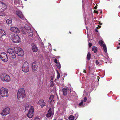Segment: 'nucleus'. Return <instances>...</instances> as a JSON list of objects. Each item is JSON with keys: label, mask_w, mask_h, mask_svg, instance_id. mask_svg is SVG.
<instances>
[{"label": "nucleus", "mask_w": 120, "mask_h": 120, "mask_svg": "<svg viewBox=\"0 0 120 120\" xmlns=\"http://www.w3.org/2000/svg\"><path fill=\"white\" fill-rule=\"evenodd\" d=\"M29 109L28 112L27 116L29 118H32L34 115V107L32 106L30 107L29 105H26L25 107V111Z\"/></svg>", "instance_id": "nucleus-1"}, {"label": "nucleus", "mask_w": 120, "mask_h": 120, "mask_svg": "<svg viewBox=\"0 0 120 120\" xmlns=\"http://www.w3.org/2000/svg\"><path fill=\"white\" fill-rule=\"evenodd\" d=\"M17 98L19 99H23L25 98L26 94L25 91L23 88L20 89L17 94Z\"/></svg>", "instance_id": "nucleus-2"}, {"label": "nucleus", "mask_w": 120, "mask_h": 120, "mask_svg": "<svg viewBox=\"0 0 120 120\" xmlns=\"http://www.w3.org/2000/svg\"><path fill=\"white\" fill-rule=\"evenodd\" d=\"M0 78L3 81H6L7 82H9L11 80L10 76L8 75L3 73L1 75Z\"/></svg>", "instance_id": "nucleus-3"}, {"label": "nucleus", "mask_w": 120, "mask_h": 120, "mask_svg": "<svg viewBox=\"0 0 120 120\" xmlns=\"http://www.w3.org/2000/svg\"><path fill=\"white\" fill-rule=\"evenodd\" d=\"M0 94L1 96L3 97H8V89L4 87H2L0 89Z\"/></svg>", "instance_id": "nucleus-4"}, {"label": "nucleus", "mask_w": 120, "mask_h": 120, "mask_svg": "<svg viewBox=\"0 0 120 120\" xmlns=\"http://www.w3.org/2000/svg\"><path fill=\"white\" fill-rule=\"evenodd\" d=\"M11 39L14 43L19 42L20 41V38L19 36L17 34H12Z\"/></svg>", "instance_id": "nucleus-5"}, {"label": "nucleus", "mask_w": 120, "mask_h": 120, "mask_svg": "<svg viewBox=\"0 0 120 120\" xmlns=\"http://www.w3.org/2000/svg\"><path fill=\"white\" fill-rule=\"evenodd\" d=\"M14 50L16 53L19 56H22L24 55V52L23 50L20 48L15 47L14 48Z\"/></svg>", "instance_id": "nucleus-6"}, {"label": "nucleus", "mask_w": 120, "mask_h": 120, "mask_svg": "<svg viewBox=\"0 0 120 120\" xmlns=\"http://www.w3.org/2000/svg\"><path fill=\"white\" fill-rule=\"evenodd\" d=\"M24 28L26 29V31L28 35L32 37L33 35V31L31 30L30 27L27 24H25Z\"/></svg>", "instance_id": "nucleus-7"}, {"label": "nucleus", "mask_w": 120, "mask_h": 120, "mask_svg": "<svg viewBox=\"0 0 120 120\" xmlns=\"http://www.w3.org/2000/svg\"><path fill=\"white\" fill-rule=\"evenodd\" d=\"M29 64L26 62H24L22 67V71L25 72H28L29 70Z\"/></svg>", "instance_id": "nucleus-8"}, {"label": "nucleus", "mask_w": 120, "mask_h": 120, "mask_svg": "<svg viewBox=\"0 0 120 120\" xmlns=\"http://www.w3.org/2000/svg\"><path fill=\"white\" fill-rule=\"evenodd\" d=\"M7 52L9 54L10 56L13 59L16 58V55L15 54L13 50L11 48H9L7 50Z\"/></svg>", "instance_id": "nucleus-9"}, {"label": "nucleus", "mask_w": 120, "mask_h": 120, "mask_svg": "<svg viewBox=\"0 0 120 120\" xmlns=\"http://www.w3.org/2000/svg\"><path fill=\"white\" fill-rule=\"evenodd\" d=\"M0 58L4 62H7L8 60L7 56L5 52L2 53L0 55Z\"/></svg>", "instance_id": "nucleus-10"}, {"label": "nucleus", "mask_w": 120, "mask_h": 120, "mask_svg": "<svg viewBox=\"0 0 120 120\" xmlns=\"http://www.w3.org/2000/svg\"><path fill=\"white\" fill-rule=\"evenodd\" d=\"M10 112V109L8 107H6L4 109L1 113V115L3 116H5L9 114Z\"/></svg>", "instance_id": "nucleus-11"}, {"label": "nucleus", "mask_w": 120, "mask_h": 120, "mask_svg": "<svg viewBox=\"0 0 120 120\" xmlns=\"http://www.w3.org/2000/svg\"><path fill=\"white\" fill-rule=\"evenodd\" d=\"M54 114L53 109H49L47 113L46 114V116L48 117H52Z\"/></svg>", "instance_id": "nucleus-12"}, {"label": "nucleus", "mask_w": 120, "mask_h": 120, "mask_svg": "<svg viewBox=\"0 0 120 120\" xmlns=\"http://www.w3.org/2000/svg\"><path fill=\"white\" fill-rule=\"evenodd\" d=\"M103 42L102 40L99 41V45L103 47L104 51L105 53L107 52V48L106 45L105 44L103 43Z\"/></svg>", "instance_id": "nucleus-13"}, {"label": "nucleus", "mask_w": 120, "mask_h": 120, "mask_svg": "<svg viewBox=\"0 0 120 120\" xmlns=\"http://www.w3.org/2000/svg\"><path fill=\"white\" fill-rule=\"evenodd\" d=\"M36 62H34L32 64V70L33 72H35L37 71L38 69V66L36 65Z\"/></svg>", "instance_id": "nucleus-14"}, {"label": "nucleus", "mask_w": 120, "mask_h": 120, "mask_svg": "<svg viewBox=\"0 0 120 120\" xmlns=\"http://www.w3.org/2000/svg\"><path fill=\"white\" fill-rule=\"evenodd\" d=\"M16 12L17 15L20 18L23 19H25V18L21 11H17Z\"/></svg>", "instance_id": "nucleus-15"}, {"label": "nucleus", "mask_w": 120, "mask_h": 120, "mask_svg": "<svg viewBox=\"0 0 120 120\" xmlns=\"http://www.w3.org/2000/svg\"><path fill=\"white\" fill-rule=\"evenodd\" d=\"M10 30L12 32L15 33H19L20 31L18 28L15 27H11L10 28Z\"/></svg>", "instance_id": "nucleus-16"}, {"label": "nucleus", "mask_w": 120, "mask_h": 120, "mask_svg": "<svg viewBox=\"0 0 120 120\" xmlns=\"http://www.w3.org/2000/svg\"><path fill=\"white\" fill-rule=\"evenodd\" d=\"M31 46L33 51L34 52H37L38 51V49L36 45L34 44H32Z\"/></svg>", "instance_id": "nucleus-17"}, {"label": "nucleus", "mask_w": 120, "mask_h": 120, "mask_svg": "<svg viewBox=\"0 0 120 120\" xmlns=\"http://www.w3.org/2000/svg\"><path fill=\"white\" fill-rule=\"evenodd\" d=\"M14 3L15 5L17 7H21L22 4V2L19 0H15L14 1Z\"/></svg>", "instance_id": "nucleus-18"}, {"label": "nucleus", "mask_w": 120, "mask_h": 120, "mask_svg": "<svg viewBox=\"0 0 120 120\" xmlns=\"http://www.w3.org/2000/svg\"><path fill=\"white\" fill-rule=\"evenodd\" d=\"M38 104L39 105H45L46 104L43 99H41L38 102Z\"/></svg>", "instance_id": "nucleus-19"}, {"label": "nucleus", "mask_w": 120, "mask_h": 120, "mask_svg": "<svg viewBox=\"0 0 120 120\" xmlns=\"http://www.w3.org/2000/svg\"><path fill=\"white\" fill-rule=\"evenodd\" d=\"M5 34L4 30L0 29V38H1L2 36L5 35Z\"/></svg>", "instance_id": "nucleus-20"}, {"label": "nucleus", "mask_w": 120, "mask_h": 120, "mask_svg": "<svg viewBox=\"0 0 120 120\" xmlns=\"http://www.w3.org/2000/svg\"><path fill=\"white\" fill-rule=\"evenodd\" d=\"M63 94L64 96L66 95L67 94V89L65 88H63L62 90Z\"/></svg>", "instance_id": "nucleus-21"}, {"label": "nucleus", "mask_w": 120, "mask_h": 120, "mask_svg": "<svg viewBox=\"0 0 120 120\" xmlns=\"http://www.w3.org/2000/svg\"><path fill=\"white\" fill-rule=\"evenodd\" d=\"M12 21L11 19H9L6 20V23L8 24H9L12 23Z\"/></svg>", "instance_id": "nucleus-22"}, {"label": "nucleus", "mask_w": 120, "mask_h": 120, "mask_svg": "<svg viewBox=\"0 0 120 120\" xmlns=\"http://www.w3.org/2000/svg\"><path fill=\"white\" fill-rule=\"evenodd\" d=\"M91 58V54L90 52H89L87 54V60H89Z\"/></svg>", "instance_id": "nucleus-23"}, {"label": "nucleus", "mask_w": 120, "mask_h": 120, "mask_svg": "<svg viewBox=\"0 0 120 120\" xmlns=\"http://www.w3.org/2000/svg\"><path fill=\"white\" fill-rule=\"evenodd\" d=\"M69 120H75V117L72 115L68 117Z\"/></svg>", "instance_id": "nucleus-24"}, {"label": "nucleus", "mask_w": 120, "mask_h": 120, "mask_svg": "<svg viewBox=\"0 0 120 120\" xmlns=\"http://www.w3.org/2000/svg\"><path fill=\"white\" fill-rule=\"evenodd\" d=\"M97 47L94 46L92 48V50L94 52L96 53L97 52Z\"/></svg>", "instance_id": "nucleus-25"}, {"label": "nucleus", "mask_w": 120, "mask_h": 120, "mask_svg": "<svg viewBox=\"0 0 120 120\" xmlns=\"http://www.w3.org/2000/svg\"><path fill=\"white\" fill-rule=\"evenodd\" d=\"M90 91H91V90H90V89L89 88H86L85 90L84 91V94H85V93L86 92V91L88 92H89Z\"/></svg>", "instance_id": "nucleus-26"}, {"label": "nucleus", "mask_w": 120, "mask_h": 120, "mask_svg": "<svg viewBox=\"0 0 120 120\" xmlns=\"http://www.w3.org/2000/svg\"><path fill=\"white\" fill-rule=\"evenodd\" d=\"M54 96L53 95H51L50 97L49 101L51 102L52 101L53 98H54Z\"/></svg>", "instance_id": "nucleus-27"}, {"label": "nucleus", "mask_w": 120, "mask_h": 120, "mask_svg": "<svg viewBox=\"0 0 120 120\" xmlns=\"http://www.w3.org/2000/svg\"><path fill=\"white\" fill-rule=\"evenodd\" d=\"M56 66L59 69L60 68H61L60 64L59 62H58L57 64H56Z\"/></svg>", "instance_id": "nucleus-28"}, {"label": "nucleus", "mask_w": 120, "mask_h": 120, "mask_svg": "<svg viewBox=\"0 0 120 120\" xmlns=\"http://www.w3.org/2000/svg\"><path fill=\"white\" fill-rule=\"evenodd\" d=\"M50 86L51 87H52L53 86V82L52 81H51L50 83Z\"/></svg>", "instance_id": "nucleus-29"}, {"label": "nucleus", "mask_w": 120, "mask_h": 120, "mask_svg": "<svg viewBox=\"0 0 120 120\" xmlns=\"http://www.w3.org/2000/svg\"><path fill=\"white\" fill-rule=\"evenodd\" d=\"M78 113H76L75 115V120H76L77 119V118L78 117Z\"/></svg>", "instance_id": "nucleus-30"}, {"label": "nucleus", "mask_w": 120, "mask_h": 120, "mask_svg": "<svg viewBox=\"0 0 120 120\" xmlns=\"http://www.w3.org/2000/svg\"><path fill=\"white\" fill-rule=\"evenodd\" d=\"M57 79H59L60 77V74L57 71Z\"/></svg>", "instance_id": "nucleus-31"}, {"label": "nucleus", "mask_w": 120, "mask_h": 120, "mask_svg": "<svg viewBox=\"0 0 120 120\" xmlns=\"http://www.w3.org/2000/svg\"><path fill=\"white\" fill-rule=\"evenodd\" d=\"M87 98H86V97H85L83 99V102H85L86 101V100H87Z\"/></svg>", "instance_id": "nucleus-32"}, {"label": "nucleus", "mask_w": 120, "mask_h": 120, "mask_svg": "<svg viewBox=\"0 0 120 120\" xmlns=\"http://www.w3.org/2000/svg\"><path fill=\"white\" fill-rule=\"evenodd\" d=\"M83 101L82 100H81L80 102L79 103V105H82L83 104Z\"/></svg>", "instance_id": "nucleus-33"}, {"label": "nucleus", "mask_w": 120, "mask_h": 120, "mask_svg": "<svg viewBox=\"0 0 120 120\" xmlns=\"http://www.w3.org/2000/svg\"><path fill=\"white\" fill-rule=\"evenodd\" d=\"M95 63H96V64L97 65H98V64H99V62L97 60H96L95 62Z\"/></svg>", "instance_id": "nucleus-34"}, {"label": "nucleus", "mask_w": 120, "mask_h": 120, "mask_svg": "<svg viewBox=\"0 0 120 120\" xmlns=\"http://www.w3.org/2000/svg\"><path fill=\"white\" fill-rule=\"evenodd\" d=\"M92 45V43H89V47H91Z\"/></svg>", "instance_id": "nucleus-35"}, {"label": "nucleus", "mask_w": 120, "mask_h": 120, "mask_svg": "<svg viewBox=\"0 0 120 120\" xmlns=\"http://www.w3.org/2000/svg\"><path fill=\"white\" fill-rule=\"evenodd\" d=\"M39 119L37 117H35L34 118L35 120H39Z\"/></svg>", "instance_id": "nucleus-36"}, {"label": "nucleus", "mask_w": 120, "mask_h": 120, "mask_svg": "<svg viewBox=\"0 0 120 120\" xmlns=\"http://www.w3.org/2000/svg\"><path fill=\"white\" fill-rule=\"evenodd\" d=\"M54 62L56 64H57L58 63V62H57V60L56 59H55Z\"/></svg>", "instance_id": "nucleus-37"}, {"label": "nucleus", "mask_w": 120, "mask_h": 120, "mask_svg": "<svg viewBox=\"0 0 120 120\" xmlns=\"http://www.w3.org/2000/svg\"><path fill=\"white\" fill-rule=\"evenodd\" d=\"M78 107L79 108H83L84 107V105H78Z\"/></svg>", "instance_id": "nucleus-38"}, {"label": "nucleus", "mask_w": 120, "mask_h": 120, "mask_svg": "<svg viewBox=\"0 0 120 120\" xmlns=\"http://www.w3.org/2000/svg\"><path fill=\"white\" fill-rule=\"evenodd\" d=\"M120 45V46H118L117 47V49H119L120 48V45Z\"/></svg>", "instance_id": "nucleus-39"}, {"label": "nucleus", "mask_w": 120, "mask_h": 120, "mask_svg": "<svg viewBox=\"0 0 120 120\" xmlns=\"http://www.w3.org/2000/svg\"><path fill=\"white\" fill-rule=\"evenodd\" d=\"M95 31L97 32H98V31L97 29H95Z\"/></svg>", "instance_id": "nucleus-40"}, {"label": "nucleus", "mask_w": 120, "mask_h": 120, "mask_svg": "<svg viewBox=\"0 0 120 120\" xmlns=\"http://www.w3.org/2000/svg\"><path fill=\"white\" fill-rule=\"evenodd\" d=\"M95 12L97 14L98 13V11H96Z\"/></svg>", "instance_id": "nucleus-41"}, {"label": "nucleus", "mask_w": 120, "mask_h": 120, "mask_svg": "<svg viewBox=\"0 0 120 120\" xmlns=\"http://www.w3.org/2000/svg\"><path fill=\"white\" fill-rule=\"evenodd\" d=\"M97 8V6H95V9H96V8Z\"/></svg>", "instance_id": "nucleus-42"}, {"label": "nucleus", "mask_w": 120, "mask_h": 120, "mask_svg": "<svg viewBox=\"0 0 120 120\" xmlns=\"http://www.w3.org/2000/svg\"><path fill=\"white\" fill-rule=\"evenodd\" d=\"M41 107L42 108V107H43V106H44V105H41Z\"/></svg>", "instance_id": "nucleus-43"}, {"label": "nucleus", "mask_w": 120, "mask_h": 120, "mask_svg": "<svg viewBox=\"0 0 120 120\" xmlns=\"http://www.w3.org/2000/svg\"><path fill=\"white\" fill-rule=\"evenodd\" d=\"M22 8H23V6H22Z\"/></svg>", "instance_id": "nucleus-44"}, {"label": "nucleus", "mask_w": 120, "mask_h": 120, "mask_svg": "<svg viewBox=\"0 0 120 120\" xmlns=\"http://www.w3.org/2000/svg\"><path fill=\"white\" fill-rule=\"evenodd\" d=\"M84 71H83V72H84V71H85V70L84 69Z\"/></svg>", "instance_id": "nucleus-45"}, {"label": "nucleus", "mask_w": 120, "mask_h": 120, "mask_svg": "<svg viewBox=\"0 0 120 120\" xmlns=\"http://www.w3.org/2000/svg\"><path fill=\"white\" fill-rule=\"evenodd\" d=\"M70 92H71V89L70 90Z\"/></svg>", "instance_id": "nucleus-46"}, {"label": "nucleus", "mask_w": 120, "mask_h": 120, "mask_svg": "<svg viewBox=\"0 0 120 120\" xmlns=\"http://www.w3.org/2000/svg\"><path fill=\"white\" fill-rule=\"evenodd\" d=\"M82 2H83V0H82Z\"/></svg>", "instance_id": "nucleus-47"}, {"label": "nucleus", "mask_w": 120, "mask_h": 120, "mask_svg": "<svg viewBox=\"0 0 120 120\" xmlns=\"http://www.w3.org/2000/svg\"><path fill=\"white\" fill-rule=\"evenodd\" d=\"M102 13V11H101V13Z\"/></svg>", "instance_id": "nucleus-48"}, {"label": "nucleus", "mask_w": 120, "mask_h": 120, "mask_svg": "<svg viewBox=\"0 0 120 120\" xmlns=\"http://www.w3.org/2000/svg\"><path fill=\"white\" fill-rule=\"evenodd\" d=\"M24 34H26V33H24Z\"/></svg>", "instance_id": "nucleus-49"}, {"label": "nucleus", "mask_w": 120, "mask_h": 120, "mask_svg": "<svg viewBox=\"0 0 120 120\" xmlns=\"http://www.w3.org/2000/svg\"><path fill=\"white\" fill-rule=\"evenodd\" d=\"M76 107H76V106H75V108H76Z\"/></svg>", "instance_id": "nucleus-50"}, {"label": "nucleus", "mask_w": 120, "mask_h": 120, "mask_svg": "<svg viewBox=\"0 0 120 120\" xmlns=\"http://www.w3.org/2000/svg\"><path fill=\"white\" fill-rule=\"evenodd\" d=\"M96 6H97V4H96Z\"/></svg>", "instance_id": "nucleus-51"}, {"label": "nucleus", "mask_w": 120, "mask_h": 120, "mask_svg": "<svg viewBox=\"0 0 120 120\" xmlns=\"http://www.w3.org/2000/svg\"><path fill=\"white\" fill-rule=\"evenodd\" d=\"M120 7V6H119L118 7Z\"/></svg>", "instance_id": "nucleus-52"}, {"label": "nucleus", "mask_w": 120, "mask_h": 120, "mask_svg": "<svg viewBox=\"0 0 120 120\" xmlns=\"http://www.w3.org/2000/svg\"><path fill=\"white\" fill-rule=\"evenodd\" d=\"M91 99H90V100L91 101Z\"/></svg>", "instance_id": "nucleus-53"}, {"label": "nucleus", "mask_w": 120, "mask_h": 120, "mask_svg": "<svg viewBox=\"0 0 120 120\" xmlns=\"http://www.w3.org/2000/svg\"><path fill=\"white\" fill-rule=\"evenodd\" d=\"M70 33H71V32H70Z\"/></svg>", "instance_id": "nucleus-54"}]
</instances>
